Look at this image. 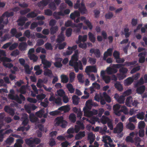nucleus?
I'll return each mask as SVG.
<instances>
[{"label":"nucleus","mask_w":147,"mask_h":147,"mask_svg":"<svg viewBox=\"0 0 147 147\" xmlns=\"http://www.w3.org/2000/svg\"><path fill=\"white\" fill-rule=\"evenodd\" d=\"M72 99L73 104L75 105H77L79 103L80 98L77 96L74 95L72 97Z\"/></svg>","instance_id":"22"},{"label":"nucleus","mask_w":147,"mask_h":147,"mask_svg":"<svg viewBox=\"0 0 147 147\" xmlns=\"http://www.w3.org/2000/svg\"><path fill=\"white\" fill-rule=\"evenodd\" d=\"M50 34L51 35H54L58 30V27L56 26L53 27H51L50 29Z\"/></svg>","instance_id":"24"},{"label":"nucleus","mask_w":147,"mask_h":147,"mask_svg":"<svg viewBox=\"0 0 147 147\" xmlns=\"http://www.w3.org/2000/svg\"><path fill=\"white\" fill-rule=\"evenodd\" d=\"M31 11L30 9L29 8H27L26 9L22 10L20 11V13L21 15H25L28 13L30 12Z\"/></svg>","instance_id":"54"},{"label":"nucleus","mask_w":147,"mask_h":147,"mask_svg":"<svg viewBox=\"0 0 147 147\" xmlns=\"http://www.w3.org/2000/svg\"><path fill=\"white\" fill-rule=\"evenodd\" d=\"M113 49L111 48L108 49L107 51L105 52L103 55V59L106 61L108 56H111L112 55Z\"/></svg>","instance_id":"8"},{"label":"nucleus","mask_w":147,"mask_h":147,"mask_svg":"<svg viewBox=\"0 0 147 147\" xmlns=\"http://www.w3.org/2000/svg\"><path fill=\"white\" fill-rule=\"evenodd\" d=\"M27 46V44L26 42H21L20 43L18 48L21 51H24L26 50Z\"/></svg>","instance_id":"13"},{"label":"nucleus","mask_w":147,"mask_h":147,"mask_svg":"<svg viewBox=\"0 0 147 147\" xmlns=\"http://www.w3.org/2000/svg\"><path fill=\"white\" fill-rule=\"evenodd\" d=\"M145 113L143 112L139 113L136 115L137 118L140 120H143L144 117Z\"/></svg>","instance_id":"37"},{"label":"nucleus","mask_w":147,"mask_h":147,"mask_svg":"<svg viewBox=\"0 0 147 147\" xmlns=\"http://www.w3.org/2000/svg\"><path fill=\"white\" fill-rule=\"evenodd\" d=\"M4 110L5 112L8 113L11 115L13 116L15 114L14 110L12 108H10L8 106H5V107Z\"/></svg>","instance_id":"10"},{"label":"nucleus","mask_w":147,"mask_h":147,"mask_svg":"<svg viewBox=\"0 0 147 147\" xmlns=\"http://www.w3.org/2000/svg\"><path fill=\"white\" fill-rule=\"evenodd\" d=\"M87 36L86 35H85L83 36L79 35L78 36L79 41H76V43L78 44L81 42H85L87 40Z\"/></svg>","instance_id":"14"},{"label":"nucleus","mask_w":147,"mask_h":147,"mask_svg":"<svg viewBox=\"0 0 147 147\" xmlns=\"http://www.w3.org/2000/svg\"><path fill=\"white\" fill-rule=\"evenodd\" d=\"M8 22V18H5L4 16H3V15L0 17V24L3 23L4 24H7Z\"/></svg>","instance_id":"32"},{"label":"nucleus","mask_w":147,"mask_h":147,"mask_svg":"<svg viewBox=\"0 0 147 147\" xmlns=\"http://www.w3.org/2000/svg\"><path fill=\"white\" fill-rule=\"evenodd\" d=\"M85 133L84 131H80L75 136L76 139L77 140L82 139L85 136Z\"/></svg>","instance_id":"23"},{"label":"nucleus","mask_w":147,"mask_h":147,"mask_svg":"<svg viewBox=\"0 0 147 147\" xmlns=\"http://www.w3.org/2000/svg\"><path fill=\"white\" fill-rule=\"evenodd\" d=\"M76 76L74 72H72L69 74V82L72 83L74 80Z\"/></svg>","instance_id":"39"},{"label":"nucleus","mask_w":147,"mask_h":147,"mask_svg":"<svg viewBox=\"0 0 147 147\" xmlns=\"http://www.w3.org/2000/svg\"><path fill=\"white\" fill-rule=\"evenodd\" d=\"M102 95L105 100L103 99L102 98H101L100 102L101 105H105L106 103L105 100L109 103L111 102V100L110 97L106 92H103Z\"/></svg>","instance_id":"4"},{"label":"nucleus","mask_w":147,"mask_h":147,"mask_svg":"<svg viewBox=\"0 0 147 147\" xmlns=\"http://www.w3.org/2000/svg\"><path fill=\"white\" fill-rule=\"evenodd\" d=\"M38 15V14L35 13L34 11H32L29 12L26 15V17L28 18H33L36 17Z\"/></svg>","instance_id":"26"},{"label":"nucleus","mask_w":147,"mask_h":147,"mask_svg":"<svg viewBox=\"0 0 147 147\" xmlns=\"http://www.w3.org/2000/svg\"><path fill=\"white\" fill-rule=\"evenodd\" d=\"M61 77L62 82L64 83H66L68 82L69 78L67 76L62 74L61 75Z\"/></svg>","instance_id":"29"},{"label":"nucleus","mask_w":147,"mask_h":147,"mask_svg":"<svg viewBox=\"0 0 147 147\" xmlns=\"http://www.w3.org/2000/svg\"><path fill=\"white\" fill-rule=\"evenodd\" d=\"M89 107H85L84 108L83 110L84 112V115L88 117L92 116L93 115V112L89 110Z\"/></svg>","instance_id":"9"},{"label":"nucleus","mask_w":147,"mask_h":147,"mask_svg":"<svg viewBox=\"0 0 147 147\" xmlns=\"http://www.w3.org/2000/svg\"><path fill=\"white\" fill-rule=\"evenodd\" d=\"M42 63L43 65L44 69H47L49 68L51 65V63L47 60V59L42 61Z\"/></svg>","instance_id":"18"},{"label":"nucleus","mask_w":147,"mask_h":147,"mask_svg":"<svg viewBox=\"0 0 147 147\" xmlns=\"http://www.w3.org/2000/svg\"><path fill=\"white\" fill-rule=\"evenodd\" d=\"M44 75L45 76H47L49 77H51L52 74V71L49 69H47L44 71Z\"/></svg>","instance_id":"42"},{"label":"nucleus","mask_w":147,"mask_h":147,"mask_svg":"<svg viewBox=\"0 0 147 147\" xmlns=\"http://www.w3.org/2000/svg\"><path fill=\"white\" fill-rule=\"evenodd\" d=\"M140 66H138L135 67L133 68L131 70L130 73L131 74H132L135 73L136 71H138L140 70Z\"/></svg>","instance_id":"61"},{"label":"nucleus","mask_w":147,"mask_h":147,"mask_svg":"<svg viewBox=\"0 0 147 147\" xmlns=\"http://www.w3.org/2000/svg\"><path fill=\"white\" fill-rule=\"evenodd\" d=\"M102 78L106 84L109 83L111 80V78L109 76H104Z\"/></svg>","instance_id":"48"},{"label":"nucleus","mask_w":147,"mask_h":147,"mask_svg":"<svg viewBox=\"0 0 147 147\" xmlns=\"http://www.w3.org/2000/svg\"><path fill=\"white\" fill-rule=\"evenodd\" d=\"M83 43H80L78 45L79 47L83 49H86L87 47V45L86 42H83Z\"/></svg>","instance_id":"59"},{"label":"nucleus","mask_w":147,"mask_h":147,"mask_svg":"<svg viewBox=\"0 0 147 147\" xmlns=\"http://www.w3.org/2000/svg\"><path fill=\"white\" fill-rule=\"evenodd\" d=\"M46 95L44 94H38L36 96L38 100H42L45 98Z\"/></svg>","instance_id":"62"},{"label":"nucleus","mask_w":147,"mask_h":147,"mask_svg":"<svg viewBox=\"0 0 147 147\" xmlns=\"http://www.w3.org/2000/svg\"><path fill=\"white\" fill-rule=\"evenodd\" d=\"M23 119V121L22 124L24 125H26L28 122V115L26 114H24L23 115V117L21 118Z\"/></svg>","instance_id":"20"},{"label":"nucleus","mask_w":147,"mask_h":147,"mask_svg":"<svg viewBox=\"0 0 147 147\" xmlns=\"http://www.w3.org/2000/svg\"><path fill=\"white\" fill-rule=\"evenodd\" d=\"M50 0H42L38 3L39 7H45L47 6L49 3Z\"/></svg>","instance_id":"12"},{"label":"nucleus","mask_w":147,"mask_h":147,"mask_svg":"<svg viewBox=\"0 0 147 147\" xmlns=\"http://www.w3.org/2000/svg\"><path fill=\"white\" fill-rule=\"evenodd\" d=\"M114 86L119 91L121 92L123 90V88L122 86L119 81H116L114 83Z\"/></svg>","instance_id":"16"},{"label":"nucleus","mask_w":147,"mask_h":147,"mask_svg":"<svg viewBox=\"0 0 147 147\" xmlns=\"http://www.w3.org/2000/svg\"><path fill=\"white\" fill-rule=\"evenodd\" d=\"M123 129V123L121 122H120L117 125L116 127L114 128L113 132L115 134H120L122 131Z\"/></svg>","instance_id":"5"},{"label":"nucleus","mask_w":147,"mask_h":147,"mask_svg":"<svg viewBox=\"0 0 147 147\" xmlns=\"http://www.w3.org/2000/svg\"><path fill=\"white\" fill-rule=\"evenodd\" d=\"M146 87L144 85H142L138 87L136 89V92L139 94H142L145 91Z\"/></svg>","instance_id":"15"},{"label":"nucleus","mask_w":147,"mask_h":147,"mask_svg":"<svg viewBox=\"0 0 147 147\" xmlns=\"http://www.w3.org/2000/svg\"><path fill=\"white\" fill-rule=\"evenodd\" d=\"M121 111H122V112H123L126 115H128L129 114L127 108L125 106L121 107Z\"/></svg>","instance_id":"47"},{"label":"nucleus","mask_w":147,"mask_h":147,"mask_svg":"<svg viewBox=\"0 0 147 147\" xmlns=\"http://www.w3.org/2000/svg\"><path fill=\"white\" fill-rule=\"evenodd\" d=\"M45 48L47 50H52L53 47L51 43L47 42L45 45Z\"/></svg>","instance_id":"56"},{"label":"nucleus","mask_w":147,"mask_h":147,"mask_svg":"<svg viewBox=\"0 0 147 147\" xmlns=\"http://www.w3.org/2000/svg\"><path fill=\"white\" fill-rule=\"evenodd\" d=\"M26 144L29 146H34L33 139L32 138L26 139L25 140Z\"/></svg>","instance_id":"28"},{"label":"nucleus","mask_w":147,"mask_h":147,"mask_svg":"<svg viewBox=\"0 0 147 147\" xmlns=\"http://www.w3.org/2000/svg\"><path fill=\"white\" fill-rule=\"evenodd\" d=\"M24 66L25 69V71L26 73L28 74H30L31 73V70L30 69L29 66L28 64H25L24 65H23Z\"/></svg>","instance_id":"44"},{"label":"nucleus","mask_w":147,"mask_h":147,"mask_svg":"<svg viewBox=\"0 0 147 147\" xmlns=\"http://www.w3.org/2000/svg\"><path fill=\"white\" fill-rule=\"evenodd\" d=\"M66 87L68 89L70 93H72L74 92L75 89L74 88L72 85L70 83H68L67 84Z\"/></svg>","instance_id":"25"},{"label":"nucleus","mask_w":147,"mask_h":147,"mask_svg":"<svg viewBox=\"0 0 147 147\" xmlns=\"http://www.w3.org/2000/svg\"><path fill=\"white\" fill-rule=\"evenodd\" d=\"M127 128L131 130H134L135 128L134 124L132 123H129L126 125Z\"/></svg>","instance_id":"63"},{"label":"nucleus","mask_w":147,"mask_h":147,"mask_svg":"<svg viewBox=\"0 0 147 147\" xmlns=\"http://www.w3.org/2000/svg\"><path fill=\"white\" fill-rule=\"evenodd\" d=\"M69 118L72 122L74 123L76 120V115L73 113H71L69 115Z\"/></svg>","instance_id":"41"},{"label":"nucleus","mask_w":147,"mask_h":147,"mask_svg":"<svg viewBox=\"0 0 147 147\" xmlns=\"http://www.w3.org/2000/svg\"><path fill=\"white\" fill-rule=\"evenodd\" d=\"M132 99L131 96H129L127 98L126 100L125 104L127 106L130 107V104L131 102V101Z\"/></svg>","instance_id":"57"},{"label":"nucleus","mask_w":147,"mask_h":147,"mask_svg":"<svg viewBox=\"0 0 147 147\" xmlns=\"http://www.w3.org/2000/svg\"><path fill=\"white\" fill-rule=\"evenodd\" d=\"M44 109H42L39 111L37 112L36 113V115L37 117L41 118L42 117L43 114L45 113Z\"/></svg>","instance_id":"34"},{"label":"nucleus","mask_w":147,"mask_h":147,"mask_svg":"<svg viewBox=\"0 0 147 147\" xmlns=\"http://www.w3.org/2000/svg\"><path fill=\"white\" fill-rule=\"evenodd\" d=\"M0 60L3 63L5 62H10L11 61V60L8 57H3L0 58Z\"/></svg>","instance_id":"38"},{"label":"nucleus","mask_w":147,"mask_h":147,"mask_svg":"<svg viewBox=\"0 0 147 147\" xmlns=\"http://www.w3.org/2000/svg\"><path fill=\"white\" fill-rule=\"evenodd\" d=\"M58 95L61 97H63L65 95V92L63 89H60L57 91Z\"/></svg>","instance_id":"55"},{"label":"nucleus","mask_w":147,"mask_h":147,"mask_svg":"<svg viewBox=\"0 0 147 147\" xmlns=\"http://www.w3.org/2000/svg\"><path fill=\"white\" fill-rule=\"evenodd\" d=\"M113 14L111 12H109L105 15V18L107 19H110L113 16Z\"/></svg>","instance_id":"49"},{"label":"nucleus","mask_w":147,"mask_h":147,"mask_svg":"<svg viewBox=\"0 0 147 147\" xmlns=\"http://www.w3.org/2000/svg\"><path fill=\"white\" fill-rule=\"evenodd\" d=\"M49 7L51 10L54 11L56 9V7L54 2H52L49 4Z\"/></svg>","instance_id":"50"},{"label":"nucleus","mask_w":147,"mask_h":147,"mask_svg":"<svg viewBox=\"0 0 147 147\" xmlns=\"http://www.w3.org/2000/svg\"><path fill=\"white\" fill-rule=\"evenodd\" d=\"M88 36L90 40L93 43L96 40V38L94 34L91 32H89L88 33Z\"/></svg>","instance_id":"33"},{"label":"nucleus","mask_w":147,"mask_h":147,"mask_svg":"<svg viewBox=\"0 0 147 147\" xmlns=\"http://www.w3.org/2000/svg\"><path fill=\"white\" fill-rule=\"evenodd\" d=\"M79 10L82 14L86 13L87 11L85 7H80L79 8Z\"/></svg>","instance_id":"60"},{"label":"nucleus","mask_w":147,"mask_h":147,"mask_svg":"<svg viewBox=\"0 0 147 147\" xmlns=\"http://www.w3.org/2000/svg\"><path fill=\"white\" fill-rule=\"evenodd\" d=\"M69 64L70 65L74 67L75 71L76 73L78 72L79 69L80 70L83 69L82 65L80 61H79L78 62L70 61Z\"/></svg>","instance_id":"1"},{"label":"nucleus","mask_w":147,"mask_h":147,"mask_svg":"<svg viewBox=\"0 0 147 147\" xmlns=\"http://www.w3.org/2000/svg\"><path fill=\"white\" fill-rule=\"evenodd\" d=\"M95 135L92 132L89 134L88 135V140H89V143L90 144H92L95 140Z\"/></svg>","instance_id":"17"},{"label":"nucleus","mask_w":147,"mask_h":147,"mask_svg":"<svg viewBox=\"0 0 147 147\" xmlns=\"http://www.w3.org/2000/svg\"><path fill=\"white\" fill-rule=\"evenodd\" d=\"M17 143H15L14 145V147H22V145L20 143H23V141L22 140L18 139L17 140Z\"/></svg>","instance_id":"51"},{"label":"nucleus","mask_w":147,"mask_h":147,"mask_svg":"<svg viewBox=\"0 0 147 147\" xmlns=\"http://www.w3.org/2000/svg\"><path fill=\"white\" fill-rule=\"evenodd\" d=\"M15 92L13 89H11L10 91V93L8 94V97L9 98L16 100L18 103L21 104L22 101L20 100L19 97L18 95H14Z\"/></svg>","instance_id":"3"},{"label":"nucleus","mask_w":147,"mask_h":147,"mask_svg":"<svg viewBox=\"0 0 147 147\" xmlns=\"http://www.w3.org/2000/svg\"><path fill=\"white\" fill-rule=\"evenodd\" d=\"M129 29L128 28H124V31L125 33L124 35L125 38H127L129 37L130 35V33L129 32Z\"/></svg>","instance_id":"43"},{"label":"nucleus","mask_w":147,"mask_h":147,"mask_svg":"<svg viewBox=\"0 0 147 147\" xmlns=\"http://www.w3.org/2000/svg\"><path fill=\"white\" fill-rule=\"evenodd\" d=\"M128 71V69L125 67H122L119 69V71L122 74V75L124 76L126 74Z\"/></svg>","instance_id":"36"},{"label":"nucleus","mask_w":147,"mask_h":147,"mask_svg":"<svg viewBox=\"0 0 147 147\" xmlns=\"http://www.w3.org/2000/svg\"><path fill=\"white\" fill-rule=\"evenodd\" d=\"M134 81V79L132 77H129L127 78L124 81V83L126 85L128 86L130 85Z\"/></svg>","instance_id":"30"},{"label":"nucleus","mask_w":147,"mask_h":147,"mask_svg":"<svg viewBox=\"0 0 147 147\" xmlns=\"http://www.w3.org/2000/svg\"><path fill=\"white\" fill-rule=\"evenodd\" d=\"M28 57L30 60H32L34 62H36L38 58V57L34 54L31 55Z\"/></svg>","instance_id":"40"},{"label":"nucleus","mask_w":147,"mask_h":147,"mask_svg":"<svg viewBox=\"0 0 147 147\" xmlns=\"http://www.w3.org/2000/svg\"><path fill=\"white\" fill-rule=\"evenodd\" d=\"M26 20L27 19L25 17L20 18L17 20L18 25L19 26H23Z\"/></svg>","instance_id":"11"},{"label":"nucleus","mask_w":147,"mask_h":147,"mask_svg":"<svg viewBox=\"0 0 147 147\" xmlns=\"http://www.w3.org/2000/svg\"><path fill=\"white\" fill-rule=\"evenodd\" d=\"M64 40V36L63 34H60L58 35V38L56 40V42L60 43Z\"/></svg>","instance_id":"27"},{"label":"nucleus","mask_w":147,"mask_h":147,"mask_svg":"<svg viewBox=\"0 0 147 147\" xmlns=\"http://www.w3.org/2000/svg\"><path fill=\"white\" fill-rule=\"evenodd\" d=\"M90 53H91V55L94 53L96 58H99L100 56V52L99 49L92 48L90 49Z\"/></svg>","instance_id":"7"},{"label":"nucleus","mask_w":147,"mask_h":147,"mask_svg":"<svg viewBox=\"0 0 147 147\" xmlns=\"http://www.w3.org/2000/svg\"><path fill=\"white\" fill-rule=\"evenodd\" d=\"M55 120L56 121V124L58 126H60L62 128H65L67 125V122L63 120V117L62 116L57 117Z\"/></svg>","instance_id":"2"},{"label":"nucleus","mask_w":147,"mask_h":147,"mask_svg":"<svg viewBox=\"0 0 147 147\" xmlns=\"http://www.w3.org/2000/svg\"><path fill=\"white\" fill-rule=\"evenodd\" d=\"M84 22L86 24L90 29L92 30V29L93 26L91 23L88 20H85L84 21Z\"/></svg>","instance_id":"46"},{"label":"nucleus","mask_w":147,"mask_h":147,"mask_svg":"<svg viewBox=\"0 0 147 147\" xmlns=\"http://www.w3.org/2000/svg\"><path fill=\"white\" fill-rule=\"evenodd\" d=\"M72 31V30L71 28H68L66 30V36L68 37H70Z\"/></svg>","instance_id":"52"},{"label":"nucleus","mask_w":147,"mask_h":147,"mask_svg":"<svg viewBox=\"0 0 147 147\" xmlns=\"http://www.w3.org/2000/svg\"><path fill=\"white\" fill-rule=\"evenodd\" d=\"M125 98L123 96H121L117 100V101L119 103H123L124 102Z\"/></svg>","instance_id":"64"},{"label":"nucleus","mask_w":147,"mask_h":147,"mask_svg":"<svg viewBox=\"0 0 147 147\" xmlns=\"http://www.w3.org/2000/svg\"><path fill=\"white\" fill-rule=\"evenodd\" d=\"M137 63V61H134L131 62L126 61L124 65H125V66H126L127 67H129L131 66V65H134L136 64Z\"/></svg>","instance_id":"45"},{"label":"nucleus","mask_w":147,"mask_h":147,"mask_svg":"<svg viewBox=\"0 0 147 147\" xmlns=\"http://www.w3.org/2000/svg\"><path fill=\"white\" fill-rule=\"evenodd\" d=\"M29 119L30 121L32 123L37 122L38 120V118L35 117L34 114L32 113L30 114Z\"/></svg>","instance_id":"19"},{"label":"nucleus","mask_w":147,"mask_h":147,"mask_svg":"<svg viewBox=\"0 0 147 147\" xmlns=\"http://www.w3.org/2000/svg\"><path fill=\"white\" fill-rule=\"evenodd\" d=\"M145 83L144 81L143 77H141L139 80L135 84V87H137L138 85H141Z\"/></svg>","instance_id":"35"},{"label":"nucleus","mask_w":147,"mask_h":147,"mask_svg":"<svg viewBox=\"0 0 147 147\" xmlns=\"http://www.w3.org/2000/svg\"><path fill=\"white\" fill-rule=\"evenodd\" d=\"M14 139V138L13 137H9L7 139L5 142L6 144H10L13 142Z\"/></svg>","instance_id":"58"},{"label":"nucleus","mask_w":147,"mask_h":147,"mask_svg":"<svg viewBox=\"0 0 147 147\" xmlns=\"http://www.w3.org/2000/svg\"><path fill=\"white\" fill-rule=\"evenodd\" d=\"M146 54V52L144 51L139 53L138 56L139 57L138 62L140 63H142L144 62L145 60V55Z\"/></svg>","instance_id":"6"},{"label":"nucleus","mask_w":147,"mask_h":147,"mask_svg":"<svg viewBox=\"0 0 147 147\" xmlns=\"http://www.w3.org/2000/svg\"><path fill=\"white\" fill-rule=\"evenodd\" d=\"M14 15V13L13 12L11 11L9 12L6 11L3 14V16H4L5 18H8L13 16Z\"/></svg>","instance_id":"31"},{"label":"nucleus","mask_w":147,"mask_h":147,"mask_svg":"<svg viewBox=\"0 0 147 147\" xmlns=\"http://www.w3.org/2000/svg\"><path fill=\"white\" fill-rule=\"evenodd\" d=\"M80 16V13L79 12L77 11H75L74 12L71 13L70 17L72 20H75V18L78 17Z\"/></svg>","instance_id":"21"},{"label":"nucleus","mask_w":147,"mask_h":147,"mask_svg":"<svg viewBox=\"0 0 147 147\" xmlns=\"http://www.w3.org/2000/svg\"><path fill=\"white\" fill-rule=\"evenodd\" d=\"M54 101L57 105L60 106L62 104L61 98L58 97L56 98Z\"/></svg>","instance_id":"53"}]
</instances>
